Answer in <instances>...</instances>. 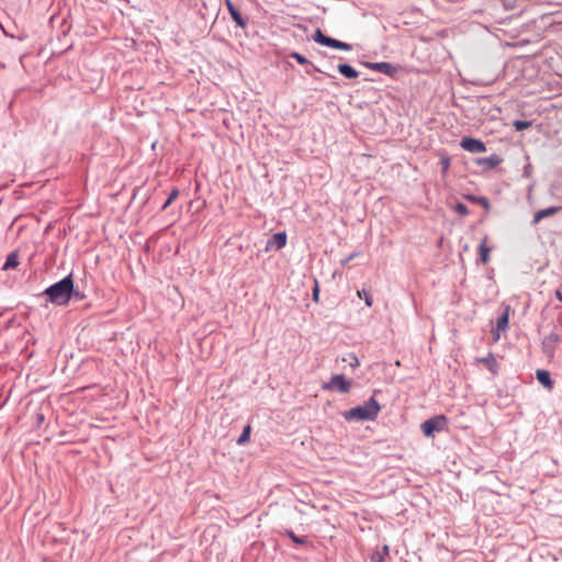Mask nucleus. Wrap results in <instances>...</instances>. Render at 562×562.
I'll use <instances>...</instances> for the list:
<instances>
[{"mask_svg":"<svg viewBox=\"0 0 562 562\" xmlns=\"http://www.w3.org/2000/svg\"><path fill=\"white\" fill-rule=\"evenodd\" d=\"M45 294L49 297V300L58 305H65L69 302L71 295L74 294V281L71 274L67 276L59 282L50 285Z\"/></svg>","mask_w":562,"mask_h":562,"instance_id":"nucleus-1","label":"nucleus"},{"mask_svg":"<svg viewBox=\"0 0 562 562\" xmlns=\"http://www.w3.org/2000/svg\"><path fill=\"white\" fill-rule=\"evenodd\" d=\"M380 404L371 397L363 405L352 407L344 413L346 420H373L380 413Z\"/></svg>","mask_w":562,"mask_h":562,"instance_id":"nucleus-2","label":"nucleus"},{"mask_svg":"<svg viewBox=\"0 0 562 562\" xmlns=\"http://www.w3.org/2000/svg\"><path fill=\"white\" fill-rule=\"evenodd\" d=\"M447 424L445 415H437L432 418L425 420L422 425V431L426 437H431L436 431H441Z\"/></svg>","mask_w":562,"mask_h":562,"instance_id":"nucleus-3","label":"nucleus"},{"mask_svg":"<svg viewBox=\"0 0 562 562\" xmlns=\"http://www.w3.org/2000/svg\"><path fill=\"white\" fill-rule=\"evenodd\" d=\"M351 387V382L348 381L342 374H335L331 379L323 384V389L327 391H338L340 393H348Z\"/></svg>","mask_w":562,"mask_h":562,"instance_id":"nucleus-4","label":"nucleus"},{"mask_svg":"<svg viewBox=\"0 0 562 562\" xmlns=\"http://www.w3.org/2000/svg\"><path fill=\"white\" fill-rule=\"evenodd\" d=\"M460 146L470 153H485L486 146L485 144L476 138L473 137H463L461 139Z\"/></svg>","mask_w":562,"mask_h":562,"instance_id":"nucleus-5","label":"nucleus"},{"mask_svg":"<svg viewBox=\"0 0 562 562\" xmlns=\"http://www.w3.org/2000/svg\"><path fill=\"white\" fill-rule=\"evenodd\" d=\"M510 307L506 306L504 313L498 317L496 324V331H494V340L497 341L501 337V333H505L508 328Z\"/></svg>","mask_w":562,"mask_h":562,"instance_id":"nucleus-6","label":"nucleus"},{"mask_svg":"<svg viewBox=\"0 0 562 562\" xmlns=\"http://www.w3.org/2000/svg\"><path fill=\"white\" fill-rule=\"evenodd\" d=\"M502 161L503 159L496 154L491 155L490 157L477 158L475 160L476 165L483 166L486 169H493L502 164Z\"/></svg>","mask_w":562,"mask_h":562,"instance_id":"nucleus-7","label":"nucleus"},{"mask_svg":"<svg viewBox=\"0 0 562 562\" xmlns=\"http://www.w3.org/2000/svg\"><path fill=\"white\" fill-rule=\"evenodd\" d=\"M226 8L229 12V15L235 21V23L240 27H246V21L243 19L239 11L234 7L233 2L231 0H225Z\"/></svg>","mask_w":562,"mask_h":562,"instance_id":"nucleus-8","label":"nucleus"},{"mask_svg":"<svg viewBox=\"0 0 562 562\" xmlns=\"http://www.w3.org/2000/svg\"><path fill=\"white\" fill-rule=\"evenodd\" d=\"M369 67L373 70L382 72L384 75L394 76L397 71L396 67L390 63H374L370 64Z\"/></svg>","mask_w":562,"mask_h":562,"instance_id":"nucleus-9","label":"nucleus"},{"mask_svg":"<svg viewBox=\"0 0 562 562\" xmlns=\"http://www.w3.org/2000/svg\"><path fill=\"white\" fill-rule=\"evenodd\" d=\"M286 244V234L284 232L276 233L268 241V247H276L281 249Z\"/></svg>","mask_w":562,"mask_h":562,"instance_id":"nucleus-10","label":"nucleus"},{"mask_svg":"<svg viewBox=\"0 0 562 562\" xmlns=\"http://www.w3.org/2000/svg\"><path fill=\"white\" fill-rule=\"evenodd\" d=\"M537 380L540 384H542L548 390L553 387V381L550 376V372L547 370H537L536 372Z\"/></svg>","mask_w":562,"mask_h":562,"instance_id":"nucleus-11","label":"nucleus"},{"mask_svg":"<svg viewBox=\"0 0 562 562\" xmlns=\"http://www.w3.org/2000/svg\"><path fill=\"white\" fill-rule=\"evenodd\" d=\"M324 46H327L330 48H336V49H341V50H351L352 49V46L350 44L340 42V41L331 38V37H327Z\"/></svg>","mask_w":562,"mask_h":562,"instance_id":"nucleus-12","label":"nucleus"},{"mask_svg":"<svg viewBox=\"0 0 562 562\" xmlns=\"http://www.w3.org/2000/svg\"><path fill=\"white\" fill-rule=\"evenodd\" d=\"M480 259L483 263H487L490 260L491 248L487 246V237L485 236L479 246Z\"/></svg>","mask_w":562,"mask_h":562,"instance_id":"nucleus-13","label":"nucleus"},{"mask_svg":"<svg viewBox=\"0 0 562 562\" xmlns=\"http://www.w3.org/2000/svg\"><path fill=\"white\" fill-rule=\"evenodd\" d=\"M558 211H559V207H554V206H551V207H548V209H543V210H539L533 215V222L535 223H539L544 217L554 215Z\"/></svg>","mask_w":562,"mask_h":562,"instance_id":"nucleus-14","label":"nucleus"},{"mask_svg":"<svg viewBox=\"0 0 562 562\" xmlns=\"http://www.w3.org/2000/svg\"><path fill=\"white\" fill-rule=\"evenodd\" d=\"M338 70L344 77L349 78V79H355L359 76V72L355 68H352L350 65H347V64H340L338 66Z\"/></svg>","mask_w":562,"mask_h":562,"instance_id":"nucleus-15","label":"nucleus"},{"mask_svg":"<svg viewBox=\"0 0 562 562\" xmlns=\"http://www.w3.org/2000/svg\"><path fill=\"white\" fill-rule=\"evenodd\" d=\"M558 340H559V338L554 334L546 336L544 339H543L544 351L547 353L551 355L555 344L558 342Z\"/></svg>","mask_w":562,"mask_h":562,"instance_id":"nucleus-16","label":"nucleus"},{"mask_svg":"<svg viewBox=\"0 0 562 562\" xmlns=\"http://www.w3.org/2000/svg\"><path fill=\"white\" fill-rule=\"evenodd\" d=\"M481 362H483L493 373H496V360L492 353H490L487 357L480 359Z\"/></svg>","mask_w":562,"mask_h":562,"instance_id":"nucleus-17","label":"nucleus"},{"mask_svg":"<svg viewBox=\"0 0 562 562\" xmlns=\"http://www.w3.org/2000/svg\"><path fill=\"white\" fill-rule=\"evenodd\" d=\"M467 199L473 203L482 205L485 210H490V202L484 196L467 195Z\"/></svg>","mask_w":562,"mask_h":562,"instance_id":"nucleus-18","label":"nucleus"},{"mask_svg":"<svg viewBox=\"0 0 562 562\" xmlns=\"http://www.w3.org/2000/svg\"><path fill=\"white\" fill-rule=\"evenodd\" d=\"M250 432H251V426L247 425L244 428V430H243L241 435L239 436V438L237 439V443L239 446H243V445L247 443L249 441V439H250Z\"/></svg>","mask_w":562,"mask_h":562,"instance_id":"nucleus-19","label":"nucleus"},{"mask_svg":"<svg viewBox=\"0 0 562 562\" xmlns=\"http://www.w3.org/2000/svg\"><path fill=\"white\" fill-rule=\"evenodd\" d=\"M19 265V261H18V257L15 254H10L7 258V261L3 266V269L4 270H8V269H14L16 268Z\"/></svg>","mask_w":562,"mask_h":562,"instance_id":"nucleus-20","label":"nucleus"},{"mask_svg":"<svg viewBox=\"0 0 562 562\" xmlns=\"http://www.w3.org/2000/svg\"><path fill=\"white\" fill-rule=\"evenodd\" d=\"M389 554V547L384 546L382 548V552L378 551L374 554H372L371 560L372 562H384V555Z\"/></svg>","mask_w":562,"mask_h":562,"instance_id":"nucleus-21","label":"nucleus"},{"mask_svg":"<svg viewBox=\"0 0 562 562\" xmlns=\"http://www.w3.org/2000/svg\"><path fill=\"white\" fill-rule=\"evenodd\" d=\"M441 172L445 176L450 168V157L447 154L440 155Z\"/></svg>","mask_w":562,"mask_h":562,"instance_id":"nucleus-22","label":"nucleus"},{"mask_svg":"<svg viewBox=\"0 0 562 562\" xmlns=\"http://www.w3.org/2000/svg\"><path fill=\"white\" fill-rule=\"evenodd\" d=\"M357 295L358 297L364 300L366 302V305L368 307H371L372 304H373V300H372V296L366 291V290H359L357 291Z\"/></svg>","mask_w":562,"mask_h":562,"instance_id":"nucleus-23","label":"nucleus"},{"mask_svg":"<svg viewBox=\"0 0 562 562\" xmlns=\"http://www.w3.org/2000/svg\"><path fill=\"white\" fill-rule=\"evenodd\" d=\"M179 195V190L178 189H173L171 191V193L169 194V198L167 199V201L164 203L162 205V210H166Z\"/></svg>","mask_w":562,"mask_h":562,"instance_id":"nucleus-24","label":"nucleus"},{"mask_svg":"<svg viewBox=\"0 0 562 562\" xmlns=\"http://www.w3.org/2000/svg\"><path fill=\"white\" fill-rule=\"evenodd\" d=\"M327 37L328 36L324 35L319 29L315 31V34L313 36L314 41L321 45H325Z\"/></svg>","mask_w":562,"mask_h":562,"instance_id":"nucleus-25","label":"nucleus"},{"mask_svg":"<svg viewBox=\"0 0 562 562\" xmlns=\"http://www.w3.org/2000/svg\"><path fill=\"white\" fill-rule=\"evenodd\" d=\"M513 125H514L516 131H524V130H526V128L531 126V122H529V121H518L517 120V121H515L513 123Z\"/></svg>","mask_w":562,"mask_h":562,"instance_id":"nucleus-26","label":"nucleus"},{"mask_svg":"<svg viewBox=\"0 0 562 562\" xmlns=\"http://www.w3.org/2000/svg\"><path fill=\"white\" fill-rule=\"evenodd\" d=\"M505 9L507 10H512V9H515L516 7H518V4L520 2H522V0H502Z\"/></svg>","mask_w":562,"mask_h":562,"instance_id":"nucleus-27","label":"nucleus"},{"mask_svg":"<svg viewBox=\"0 0 562 562\" xmlns=\"http://www.w3.org/2000/svg\"><path fill=\"white\" fill-rule=\"evenodd\" d=\"M454 211L462 215V216H465L469 214V210H468V206L465 204H462V203H458L454 207Z\"/></svg>","mask_w":562,"mask_h":562,"instance_id":"nucleus-28","label":"nucleus"},{"mask_svg":"<svg viewBox=\"0 0 562 562\" xmlns=\"http://www.w3.org/2000/svg\"><path fill=\"white\" fill-rule=\"evenodd\" d=\"M293 59H295L299 64L301 65H304V64H307V59L306 57H304L303 55L299 54V53H295L293 52L291 55H290Z\"/></svg>","mask_w":562,"mask_h":562,"instance_id":"nucleus-29","label":"nucleus"},{"mask_svg":"<svg viewBox=\"0 0 562 562\" xmlns=\"http://www.w3.org/2000/svg\"><path fill=\"white\" fill-rule=\"evenodd\" d=\"M312 297H313V301H314L315 303H318V302H319V286H318L317 281L315 282V286H314V289H313Z\"/></svg>","mask_w":562,"mask_h":562,"instance_id":"nucleus-30","label":"nucleus"},{"mask_svg":"<svg viewBox=\"0 0 562 562\" xmlns=\"http://www.w3.org/2000/svg\"><path fill=\"white\" fill-rule=\"evenodd\" d=\"M288 535L295 543L304 544L306 542L304 538H299L293 531H288Z\"/></svg>","mask_w":562,"mask_h":562,"instance_id":"nucleus-31","label":"nucleus"},{"mask_svg":"<svg viewBox=\"0 0 562 562\" xmlns=\"http://www.w3.org/2000/svg\"><path fill=\"white\" fill-rule=\"evenodd\" d=\"M350 358H351V360H352V361H351V363H350V366H351L352 368H357V367H359V364H360L359 359H358L355 355H350Z\"/></svg>","mask_w":562,"mask_h":562,"instance_id":"nucleus-32","label":"nucleus"},{"mask_svg":"<svg viewBox=\"0 0 562 562\" xmlns=\"http://www.w3.org/2000/svg\"><path fill=\"white\" fill-rule=\"evenodd\" d=\"M555 296L559 301L562 302V288L555 291Z\"/></svg>","mask_w":562,"mask_h":562,"instance_id":"nucleus-33","label":"nucleus"},{"mask_svg":"<svg viewBox=\"0 0 562 562\" xmlns=\"http://www.w3.org/2000/svg\"><path fill=\"white\" fill-rule=\"evenodd\" d=\"M355 256H356V255H351V256L347 259V261H349V260H353Z\"/></svg>","mask_w":562,"mask_h":562,"instance_id":"nucleus-34","label":"nucleus"}]
</instances>
